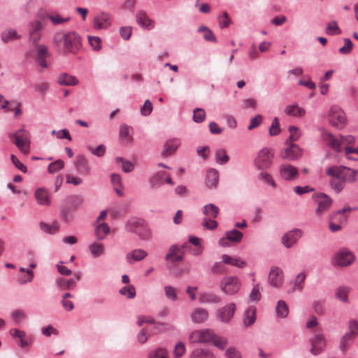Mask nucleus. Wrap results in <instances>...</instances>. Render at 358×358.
Instances as JSON below:
<instances>
[{
	"label": "nucleus",
	"mask_w": 358,
	"mask_h": 358,
	"mask_svg": "<svg viewBox=\"0 0 358 358\" xmlns=\"http://www.w3.org/2000/svg\"><path fill=\"white\" fill-rule=\"evenodd\" d=\"M185 352V347L182 342L179 341L175 346L173 355L176 358L181 357Z\"/></svg>",
	"instance_id": "obj_63"
},
{
	"label": "nucleus",
	"mask_w": 358,
	"mask_h": 358,
	"mask_svg": "<svg viewBox=\"0 0 358 358\" xmlns=\"http://www.w3.org/2000/svg\"><path fill=\"white\" fill-rule=\"evenodd\" d=\"M317 207L315 209L317 215H321L326 212L332 204V199L326 194L320 193L314 196Z\"/></svg>",
	"instance_id": "obj_11"
},
{
	"label": "nucleus",
	"mask_w": 358,
	"mask_h": 358,
	"mask_svg": "<svg viewBox=\"0 0 358 358\" xmlns=\"http://www.w3.org/2000/svg\"><path fill=\"white\" fill-rule=\"evenodd\" d=\"M147 255L148 253L145 250L143 249H135L127 254L126 259L129 264H131L134 262H139L143 259Z\"/></svg>",
	"instance_id": "obj_22"
},
{
	"label": "nucleus",
	"mask_w": 358,
	"mask_h": 358,
	"mask_svg": "<svg viewBox=\"0 0 358 358\" xmlns=\"http://www.w3.org/2000/svg\"><path fill=\"white\" fill-rule=\"evenodd\" d=\"M329 182L331 188L334 189L337 193H339L344 187L345 182L341 179L333 178Z\"/></svg>",
	"instance_id": "obj_57"
},
{
	"label": "nucleus",
	"mask_w": 358,
	"mask_h": 358,
	"mask_svg": "<svg viewBox=\"0 0 358 358\" xmlns=\"http://www.w3.org/2000/svg\"><path fill=\"white\" fill-rule=\"evenodd\" d=\"M311 348L310 352L314 355H317L322 353L327 345L326 338L322 334H318L310 339Z\"/></svg>",
	"instance_id": "obj_12"
},
{
	"label": "nucleus",
	"mask_w": 358,
	"mask_h": 358,
	"mask_svg": "<svg viewBox=\"0 0 358 358\" xmlns=\"http://www.w3.org/2000/svg\"><path fill=\"white\" fill-rule=\"evenodd\" d=\"M206 112L203 108H196L194 110L193 120L196 123H201L204 121Z\"/></svg>",
	"instance_id": "obj_54"
},
{
	"label": "nucleus",
	"mask_w": 358,
	"mask_h": 358,
	"mask_svg": "<svg viewBox=\"0 0 358 358\" xmlns=\"http://www.w3.org/2000/svg\"><path fill=\"white\" fill-rule=\"evenodd\" d=\"M256 309L255 307L250 306L246 309L243 315V323L245 327H249L253 324L256 320L255 316Z\"/></svg>",
	"instance_id": "obj_30"
},
{
	"label": "nucleus",
	"mask_w": 358,
	"mask_h": 358,
	"mask_svg": "<svg viewBox=\"0 0 358 358\" xmlns=\"http://www.w3.org/2000/svg\"><path fill=\"white\" fill-rule=\"evenodd\" d=\"M57 82L59 85L64 86H73L78 83V79L67 73L61 74L57 79Z\"/></svg>",
	"instance_id": "obj_31"
},
{
	"label": "nucleus",
	"mask_w": 358,
	"mask_h": 358,
	"mask_svg": "<svg viewBox=\"0 0 358 358\" xmlns=\"http://www.w3.org/2000/svg\"><path fill=\"white\" fill-rule=\"evenodd\" d=\"M182 259L183 253L180 252V249L176 245H171L166 255V259L172 262H180Z\"/></svg>",
	"instance_id": "obj_23"
},
{
	"label": "nucleus",
	"mask_w": 358,
	"mask_h": 358,
	"mask_svg": "<svg viewBox=\"0 0 358 358\" xmlns=\"http://www.w3.org/2000/svg\"><path fill=\"white\" fill-rule=\"evenodd\" d=\"M116 163H121L122 164V170L125 173H130L134 169V164L130 162L128 160L124 159V158L121 157H117L115 158Z\"/></svg>",
	"instance_id": "obj_46"
},
{
	"label": "nucleus",
	"mask_w": 358,
	"mask_h": 358,
	"mask_svg": "<svg viewBox=\"0 0 358 358\" xmlns=\"http://www.w3.org/2000/svg\"><path fill=\"white\" fill-rule=\"evenodd\" d=\"M10 159L12 163L17 169H19L24 173L27 172V166L23 163H22L15 155H11Z\"/></svg>",
	"instance_id": "obj_62"
},
{
	"label": "nucleus",
	"mask_w": 358,
	"mask_h": 358,
	"mask_svg": "<svg viewBox=\"0 0 358 358\" xmlns=\"http://www.w3.org/2000/svg\"><path fill=\"white\" fill-rule=\"evenodd\" d=\"M42 28L43 25L38 20L34 21L30 24L29 38L34 43H36L40 40Z\"/></svg>",
	"instance_id": "obj_20"
},
{
	"label": "nucleus",
	"mask_w": 358,
	"mask_h": 358,
	"mask_svg": "<svg viewBox=\"0 0 358 358\" xmlns=\"http://www.w3.org/2000/svg\"><path fill=\"white\" fill-rule=\"evenodd\" d=\"M325 31L326 34L329 35H336L341 33V30L338 27L337 22L335 20L327 24Z\"/></svg>",
	"instance_id": "obj_49"
},
{
	"label": "nucleus",
	"mask_w": 358,
	"mask_h": 358,
	"mask_svg": "<svg viewBox=\"0 0 358 358\" xmlns=\"http://www.w3.org/2000/svg\"><path fill=\"white\" fill-rule=\"evenodd\" d=\"M220 287L226 294L234 295L240 289L241 282L237 277L226 276L221 280Z\"/></svg>",
	"instance_id": "obj_6"
},
{
	"label": "nucleus",
	"mask_w": 358,
	"mask_h": 358,
	"mask_svg": "<svg viewBox=\"0 0 358 358\" xmlns=\"http://www.w3.org/2000/svg\"><path fill=\"white\" fill-rule=\"evenodd\" d=\"M354 341V336L352 333L347 332L341 338L339 348L345 352L349 348V346Z\"/></svg>",
	"instance_id": "obj_32"
},
{
	"label": "nucleus",
	"mask_w": 358,
	"mask_h": 358,
	"mask_svg": "<svg viewBox=\"0 0 358 358\" xmlns=\"http://www.w3.org/2000/svg\"><path fill=\"white\" fill-rule=\"evenodd\" d=\"M200 301L201 303H220L221 299L212 293H204L201 296Z\"/></svg>",
	"instance_id": "obj_44"
},
{
	"label": "nucleus",
	"mask_w": 358,
	"mask_h": 358,
	"mask_svg": "<svg viewBox=\"0 0 358 358\" xmlns=\"http://www.w3.org/2000/svg\"><path fill=\"white\" fill-rule=\"evenodd\" d=\"M56 49L63 54H76L82 45L81 37L76 31L56 32L52 38Z\"/></svg>",
	"instance_id": "obj_1"
},
{
	"label": "nucleus",
	"mask_w": 358,
	"mask_h": 358,
	"mask_svg": "<svg viewBox=\"0 0 358 358\" xmlns=\"http://www.w3.org/2000/svg\"><path fill=\"white\" fill-rule=\"evenodd\" d=\"M279 172L281 177L288 181L293 180L299 176L297 169L290 164H282L280 166Z\"/></svg>",
	"instance_id": "obj_18"
},
{
	"label": "nucleus",
	"mask_w": 358,
	"mask_h": 358,
	"mask_svg": "<svg viewBox=\"0 0 358 358\" xmlns=\"http://www.w3.org/2000/svg\"><path fill=\"white\" fill-rule=\"evenodd\" d=\"M35 197L39 205L49 206L50 199L48 191L44 188H38L35 192Z\"/></svg>",
	"instance_id": "obj_25"
},
{
	"label": "nucleus",
	"mask_w": 358,
	"mask_h": 358,
	"mask_svg": "<svg viewBox=\"0 0 358 358\" xmlns=\"http://www.w3.org/2000/svg\"><path fill=\"white\" fill-rule=\"evenodd\" d=\"M84 201V199L80 195H72L67 198V202L70 208L76 209L80 207Z\"/></svg>",
	"instance_id": "obj_40"
},
{
	"label": "nucleus",
	"mask_w": 358,
	"mask_h": 358,
	"mask_svg": "<svg viewBox=\"0 0 358 358\" xmlns=\"http://www.w3.org/2000/svg\"><path fill=\"white\" fill-rule=\"evenodd\" d=\"M222 259L223 262L226 264L233 265L238 268H243L245 266V262L240 258H234L228 255H223Z\"/></svg>",
	"instance_id": "obj_33"
},
{
	"label": "nucleus",
	"mask_w": 358,
	"mask_h": 358,
	"mask_svg": "<svg viewBox=\"0 0 358 358\" xmlns=\"http://www.w3.org/2000/svg\"><path fill=\"white\" fill-rule=\"evenodd\" d=\"M125 227L127 231L136 234L141 240L151 238V230L143 219L131 218L127 221Z\"/></svg>",
	"instance_id": "obj_2"
},
{
	"label": "nucleus",
	"mask_w": 358,
	"mask_h": 358,
	"mask_svg": "<svg viewBox=\"0 0 358 358\" xmlns=\"http://www.w3.org/2000/svg\"><path fill=\"white\" fill-rule=\"evenodd\" d=\"M355 261L353 254L345 248L341 249L335 255L333 264L338 266H348Z\"/></svg>",
	"instance_id": "obj_10"
},
{
	"label": "nucleus",
	"mask_w": 358,
	"mask_h": 358,
	"mask_svg": "<svg viewBox=\"0 0 358 358\" xmlns=\"http://www.w3.org/2000/svg\"><path fill=\"white\" fill-rule=\"evenodd\" d=\"M20 38L17 32L13 29H7L1 33V39L4 43Z\"/></svg>",
	"instance_id": "obj_39"
},
{
	"label": "nucleus",
	"mask_w": 358,
	"mask_h": 358,
	"mask_svg": "<svg viewBox=\"0 0 358 358\" xmlns=\"http://www.w3.org/2000/svg\"><path fill=\"white\" fill-rule=\"evenodd\" d=\"M203 213L208 216L215 218L219 214V208L213 203L207 204L204 206L203 208Z\"/></svg>",
	"instance_id": "obj_45"
},
{
	"label": "nucleus",
	"mask_w": 358,
	"mask_h": 358,
	"mask_svg": "<svg viewBox=\"0 0 358 358\" xmlns=\"http://www.w3.org/2000/svg\"><path fill=\"white\" fill-rule=\"evenodd\" d=\"M322 138L326 144L333 150L340 152L341 151V141L330 132L323 130L322 132Z\"/></svg>",
	"instance_id": "obj_17"
},
{
	"label": "nucleus",
	"mask_w": 358,
	"mask_h": 358,
	"mask_svg": "<svg viewBox=\"0 0 358 358\" xmlns=\"http://www.w3.org/2000/svg\"><path fill=\"white\" fill-rule=\"evenodd\" d=\"M288 131L290 133L289 138L286 140L285 144H288V143H293L299 139L301 132L300 129L295 126H290L288 128Z\"/></svg>",
	"instance_id": "obj_37"
},
{
	"label": "nucleus",
	"mask_w": 358,
	"mask_h": 358,
	"mask_svg": "<svg viewBox=\"0 0 358 358\" xmlns=\"http://www.w3.org/2000/svg\"><path fill=\"white\" fill-rule=\"evenodd\" d=\"M189 358H216V357L210 350L199 348L190 353Z\"/></svg>",
	"instance_id": "obj_28"
},
{
	"label": "nucleus",
	"mask_w": 358,
	"mask_h": 358,
	"mask_svg": "<svg viewBox=\"0 0 358 358\" xmlns=\"http://www.w3.org/2000/svg\"><path fill=\"white\" fill-rule=\"evenodd\" d=\"M236 310V306L234 303H228L226 306L217 309L216 313L217 317L222 322L227 323L233 317Z\"/></svg>",
	"instance_id": "obj_13"
},
{
	"label": "nucleus",
	"mask_w": 358,
	"mask_h": 358,
	"mask_svg": "<svg viewBox=\"0 0 358 358\" xmlns=\"http://www.w3.org/2000/svg\"><path fill=\"white\" fill-rule=\"evenodd\" d=\"M103 250V245L101 243H94L89 245V250L94 257H100Z\"/></svg>",
	"instance_id": "obj_48"
},
{
	"label": "nucleus",
	"mask_w": 358,
	"mask_h": 358,
	"mask_svg": "<svg viewBox=\"0 0 358 358\" xmlns=\"http://www.w3.org/2000/svg\"><path fill=\"white\" fill-rule=\"evenodd\" d=\"M110 232V227L108 224L103 222L99 224L95 229V234L98 240H103Z\"/></svg>",
	"instance_id": "obj_34"
},
{
	"label": "nucleus",
	"mask_w": 358,
	"mask_h": 358,
	"mask_svg": "<svg viewBox=\"0 0 358 358\" xmlns=\"http://www.w3.org/2000/svg\"><path fill=\"white\" fill-rule=\"evenodd\" d=\"M349 288L346 287H339L336 292V297L343 302H348Z\"/></svg>",
	"instance_id": "obj_47"
},
{
	"label": "nucleus",
	"mask_w": 358,
	"mask_h": 358,
	"mask_svg": "<svg viewBox=\"0 0 358 358\" xmlns=\"http://www.w3.org/2000/svg\"><path fill=\"white\" fill-rule=\"evenodd\" d=\"M199 32L203 33V37L206 41L215 43L217 41L213 31L207 27L203 25L199 27Z\"/></svg>",
	"instance_id": "obj_42"
},
{
	"label": "nucleus",
	"mask_w": 358,
	"mask_h": 358,
	"mask_svg": "<svg viewBox=\"0 0 358 358\" xmlns=\"http://www.w3.org/2000/svg\"><path fill=\"white\" fill-rule=\"evenodd\" d=\"M261 292H260V288L259 285H256L254 286L253 289H252L249 298L250 300L252 301H258L261 299Z\"/></svg>",
	"instance_id": "obj_60"
},
{
	"label": "nucleus",
	"mask_w": 358,
	"mask_h": 358,
	"mask_svg": "<svg viewBox=\"0 0 358 358\" xmlns=\"http://www.w3.org/2000/svg\"><path fill=\"white\" fill-rule=\"evenodd\" d=\"M192 320L194 323H201L208 317V311L202 308H195L191 315Z\"/></svg>",
	"instance_id": "obj_27"
},
{
	"label": "nucleus",
	"mask_w": 358,
	"mask_h": 358,
	"mask_svg": "<svg viewBox=\"0 0 358 358\" xmlns=\"http://www.w3.org/2000/svg\"><path fill=\"white\" fill-rule=\"evenodd\" d=\"M344 45L339 50L338 52L341 55H349L353 48V43L348 38L343 39Z\"/></svg>",
	"instance_id": "obj_50"
},
{
	"label": "nucleus",
	"mask_w": 358,
	"mask_h": 358,
	"mask_svg": "<svg viewBox=\"0 0 358 358\" xmlns=\"http://www.w3.org/2000/svg\"><path fill=\"white\" fill-rule=\"evenodd\" d=\"M285 113L289 116L301 117L305 115L306 110L303 108L299 107L297 104H291L285 107Z\"/></svg>",
	"instance_id": "obj_26"
},
{
	"label": "nucleus",
	"mask_w": 358,
	"mask_h": 358,
	"mask_svg": "<svg viewBox=\"0 0 358 358\" xmlns=\"http://www.w3.org/2000/svg\"><path fill=\"white\" fill-rule=\"evenodd\" d=\"M268 283L273 287H280L284 281L282 270L277 266L272 267L268 273Z\"/></svg>",
	"instance_id": "obj_15"
},
{
	"label": "nucleus",
	"mask_w": 358,
	"mask_h": 358,
	"mask_svg": "<svg viewBox=\"0 0 358 358\" xmlns=\"http://www.w3.org/2000/svg\"><path fill=\"white\" fill-rule=\"evenodd\" d=\"M216 162L219 164L223 165L227 164L229 160V157L227 153L226 150L220 148L215 151Z\"/></svg>",
	"instance_id": "obj_38"
},
{
	"label": "nucleus",
	"mask_w": 358,
	"mask_h": 358,
	"mask_svg": "<svg viewBox=\"0 0 358 358\" xmlns=\"http://www.w3.org/2000/svg\"><path fill=\"white\" fill-rule=\"evenodd\" d=\"M329 122L336 127H343L345 125L347 119L343 110L337 106H332L329 111Z\"/></svg>",
	"instance_id": "obj_8"
},
{
	"label": "nucleus",
	"mask_w": 358,
	"mask_h": 358,
	"mask_svg": "<svg viewBox=\"0 0 358 358\" xmlns=\"http://www.w3.org/2000/svg\"><path fill=\"white\" fill-rule=\"evenodd\" d=\"M165 296L169 299H171L173 301L177 300V293L176 289L172 286L167 285L164 287Z\"/></svg>",
	"instance_id": "obj_59"
},
{
	"label": "nucleus",
	"mask_w": 358,
	"mask_h": 358,
	"mask_svg": "<svg viewBox=\"0 0 358 358\" xmlns=\"http://www.w3.org/2000/svg\"><path fill=\"white\" fill-rule=\"evenodd\" d=\"M87 150L91 154L96 157H102L106 152V147L103 145H99L96 148L88 146Z\"/></svg>",
	"instance_id": "obj_56"
},
{
	"label": "nucleus",
	"mask_w": 358,
	"mask_h": 358,
	"mask_svg": "<svg viewBox=\"0 0 358 358\" xmlns=\"http://www.w3.org/2000/svg\"><path fill=\"white\" fill-rule=\"evenodd\" d=\"M219 173L215 169L209 170L206 173V184L208 187H215L218 183Z\"/></svg>",
	"instance_id": "obj_29"
},
{
	"label": "nucleus",
	"mask_w": 358,
	"mask_h": 358,
	"mask_svg": "<svg viewBox=\"0 0 358 358\" xmlns=\"http://www.w3.org/2000/svg\"><path fill=\"white\" fill-rule=\"evenodd\" d=\"M273 153L270 148H264L257 154L255 159V165L259 169H268L273 162Z\"/></svg>",
	"instance_id": "obj_5"
},
{
	"label": "nucleus",
	"mask_w": 358,
	"mask_h": 358,
	"mask_svg": "<svg viewBox=\"0 0 358 358\" xmlns=\"http://www.w3.org/2000/svg\"><path fill=\"white\" fill-rule=\"evenodd\" d=\"M180 145L178 140H174L173 141H168L164 145V149L162 152L163 156H169L173 153Z\"/></svg>",
	"instance_id": "obj_35"
},
{
	"label": "nucleus",
	"mask_w": 358,
	"mask_h": 358,
	"mask_svg": "<svg viewBox=\"0 0 358 358\" xmlns=\"http://www.w3.org/2000/svg\"><path fill=\"white\" fill-rule=\"evenodd\" d=\"M243 236L241 231L238 229H233L225 232V238H222L219 240V244L223 247L229 246L228 241H231L234 243H238L241 242Z\"/></svg>",
	"instance_id": "obj_16"
},
{
	"label": "nucleus",
	"mask_w": 358,
	"mask_h": 358,
	"mask_svg": "<svg viewBox=\"0 0 358 358\" xmlns=\"http://www.w3.org/2000/svg\"><path fill=\"white\" fill-rule=\"evenodd\" d=\"M275 311L278 317L282 318L287 317L289 310L286 303L282 300L278 301L275 308Z\"/></svg>",
	"instance_id": "obj_43"
},
{
	"label": "nucleus",
	"mask_w": 358,
	"mask_h": 358,
	"mask_svg": "<svg viewBox=\"0 0 358 358\" xmlns=\"http://www.w3.org/2000/svg\"><path fill=\"white\" fill-rule=\"evenodd\" d=\"M39 225L41 229L43 231L50 234L56 233L59 228V224L57 222H55L51 224L45 222H41Z\"/></svg>",
	"instance_id": "obj_41"
},
{
	"label": "nucleus",
	"mask_w": 358,
	"mask_h": 358,
	"mask_svg": "<svg viewBox=\"0 0 358 358\" xmlns=\"http://www.w3.org/2000/svg\"><path fill=\"white\" fill-rule=\"evenodd\" d=\"M164 172H158L150 178V185L152 188L159 187L164 184Z\"/></svg>",
	"instance_id": "obj_36"
},
{
	"label": "nucleus",
	"mask_w": 358,
	"mask_h": 358,
	"mask_svg": "<svg viewBox=\"0 0 358 358\" xmlns=\"http://www.w3.org/2000/svg\"><path fill=\"white\" fill-rule=\"evenodd\" d=\"M48 18L54 25H57L62 23L66 22L70 20V17H62L59 14L55 15H49Z\"/></svg>",
	"instance_id": "obj_61"
},
{
	"label": "nucleus",
	"mask_w": 358,
	"mask_h": 358,
	"mask_svg": "<svg viewBox=\"0 0 358 358\" xmlns=\"http://www.w3.org/2000/svg\"><path fill=\"white\" fill-rule=\"evenodd\" d=\"M120 294L128 299H134L136 296V289L134 285L125 286L120 289Z\"/></svg>",
	"instance_id": "obj_51"
},
{
	"label": "nucleus",
	"mask_w": 358,
	"mask_h": 358,
	"mask_svg": "<svg viewBox=\"0 0 358 358\" xmlns=\"http://www.w3.org/2000/svg\"><path fill=\"white\" fill-rule=\"evenodd\" d=\"M64 166V162L62 159H57L48 166V172L50 173H55L59 170L62 169Z\"/></svg>",
	"instance_id": "obj_52"
},
{
	"label": "nucleus",
	"mask_w": 358,
	"mask_h": 358,
	"mask_svg": "<svg viewBox=\"0 0 358 358\" xmlns=\"http://www.w3.org/2000/svg\"><path fill=\"white\" fill-rule=\"evenodd\" d=\"M303 231L299 229H294L285 233L281 239V242L287 248H291L302 236Z\"/></svg>",
	"instance_id": "obj_14"
},
{
	"label": "nucleus",
	"mask_w": 358,
	"mask_h": 358,
	"mask_svg": "<svg viewBox=\"0 0 358 358\" xmlns=\"http://www.w3.org/2000/svg\"><path fill=\"white\" fill-rule=\"evenodd\" d=\"M74 166L77 171L82 174H88L90 169L83 155H78L74 161Z\"/></svg>",
	"instance_id": "obj_24"
},
{
	"label": "nucleus",
	"mask_w": 358,
	"mask_h": 358,
	"mask_svg": "<svg viewBox=\"0 0 358 358\" xmlns=\"http://www.w3.org/2000/svg\"><path fill=\"white\" fill-rule=\"evenodd\" d=\"M110 17L107 13H101L96 15L94 20V27L96 29H102L108 28L110 24Z\"/></svg>",
	"instance_id": "obj_21"
},
{
	"label": "nucleus",
	"mask_w": 358,
	"mask_h": 358,
	"mask_svg": "<svg viewBox=\"0 0 358 358\" xmlns=\"http://www.w3.org/2000/svg\"><path fill=\"white\" fill-rule=\"evenodd\" d=\"M24 126L8 135L10 139H14L15 145L24 153L27 154L29 150L30 141L29 139V132L24 130Z\"/></svg>",
	"instance_id": "obj_4"
},
{
	"label": "nucleus",
	"mask_w": 358,
	"mask_h": 358,
	"mask_svg": "<svg viewBox=\"0 0 358 358\" xmlns=\"http://www.w3.org/2000/svg\"><path fill=\"white\" fill-rule=\"evenodd\" d=\"M280 131L281 129L280 128L279 120L277 117H275L273 118L272 124L269 127V135L271 136H276L279 134Z\"/></svg>",
	"instance_id": "obj_55"
},
{
	"label": "nucleus",
	"mask_w": 358,
	"mask_h": 358,
	"mask_svg": "<svg viewBox=\"0 0 358 358\" xmlns=\"http://www.w3.org/2000/svg\"><path fill=\"white\" fill-rule=\"evenodd\" d=\"M287 147L282 149L279 154L281 159L287 161H294L300 159L303 154L302 149L296 144L288 143Z\"/></svg>",
	"instance_id": "obj_7"
},
{
	"label": "nucleus",
	"mask_w": 358,
	"mask_h": 358,
	"mask_svg": "<svg viewBox=\"0 0 358 358\" xmlns=\"http://www.w3.org/2000/svg\"><path fill=\"white\" fill-rule=\"evenodd\" d=\"M211 342L215 346L220 350H224L227 345V339L223 337H220L214 334V338L211 340Z\"/></svg>",
	"instance_id": "obj_53"
},
{
	"label": "nucleus",
	"mask_w": 358,
	"mask_h": 358,
	"mask_svg": "<svg viewBox=\"0 0 358 358\" xmlns=\"http://www.w3.org/2000/svg\"><path fill=\"white\" fill-rule=\"evenodd\" d=\"M326 173L332 178L341 179L345 182H347L352 183L356 180L358 171L341 166L328 168Z\"/></svg>",
	"instance_id": "obj_3"
},
{
	"label": "nucleus",
	"mask_w": 358,
	"mask_h": 358,
	"mask_svg": "<svg viewBox=\"0 0 358 358\" xmlns=\"http://www.w3.org/2000/svg\"><path fill=\"white\" fill-rule=\"evenodd\" d=\"M149 358H169V357L164 348H158L150 352Z\"/></svg>",
	"instance_id": "obj_58"
},
{
	"label": "nucleus",
	"mask_w": 358,
	"mask_h": 358,
	"mask_svg": "<svg viewBox=\"0 0 358 358\" xmlns=\"http://www.w3.org/2000/svg\"><path fill=\"white\" fill-rule=\"evenodd\" d=\"M129 129L130 127L126 124H122L120 127V136L122 140L125 141L126 142L130 141V139L129 138Z\"/></svg>",
	"instance_id": "obj_64"
},
{
	"label": "nucleus",
	"mask_w": 358,
	"mask_h": 358,
	"mask_svg": "<svg viewBox=\"0 0 358 358\" xmlns=\"http://www.w3.org/2000/svg\"><path fill=\"white\" fill-rule=\"evenodd\" d=\"M213 338L214 332L210 329L193 331L189 336L190 342L201 343H210Z\"/></svg>",
	"instance_id": "obj_9"
},
{
	"label": "nucleus",
	"mask_w": 358,
	"mask_h": 358,
	"mask_svg": "<svg viewBox=\"0 0 358 358\" xmlns=\"http://www.w3.org/2000/svg\"><path fill=\"white\" fill-rule=\"evenodd\" d=\"M136 22L142 28L147 29H152L155 27V22L150 19L147 13L143 10H139L137 12Z\"/></svg>",
	"instance_id": "obj_19"
}]
</instances>
